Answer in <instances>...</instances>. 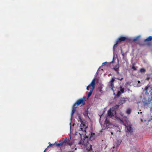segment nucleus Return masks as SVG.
<instances>
[{"instance_id": "obj_31", "label": "nucleus", "mask_w": 152, "mask_h": 152, "mask_svg": "<svg viewBox=\"0 0 152 152\" xmlns=\"http://www.w3.org/2000/svg\"><path fill=\"white\" fill-rule=\"evenodd\" d=\"M46 149L45 151H44L43 152H45V150H46Z\"/></svg>"}, {"instance_id": "obj_22", "label": "nucleus", "mask_w": 152, "mask_h": 152, "mask_svg": "<svg viewBox=\"0 0 152 152\" xmlns=\"http://www.w3.org/2000/svg\"><path fill=\"white\" fill-rule=\"evenodd\" d=\"M94 135H95L94 133H91V136L90 137V138H91V137H93L94 136Z\"/></svg>"}, {"instance_id": "obj_21", "label": "nucleus", "mask_w": 152, "mask_h": 152, "mask_svg": "<svg viewBox=\"0 0 152 152\" xmlns=\"http://www.w3.org/2000/svg\"><path fill=\"white\" fill-rule=\"evenodd\" d=\"M120 115H121V116H122L123 117H125V121H126V120H127L126 117H125V116H124V114L122 113H120Z\"/></svg>"}, {"instance_id": "obj_34", "label": "nucleus", "mask_w": 152, "mask_h": 152, "mask_svg": "<svg viewBox=\"0 0 152 152\" xmlns=\"http://www.w3.org/2000/svg\"><path fill=\"white\" fill-rule=\"evenodd\" d=\"M141 122H142V119H141Z\"/></svg>"}, {"instance_id": "obj_26", "label": "nucleus", "mask_w": 152, "mask_h": 152, "mask_svg": "<svg viewBox=\"0 0 152 152\" xmlns=\"http://www.w3.org/2000/svg\"><path fill=\"white\" fill-rule=\"evenodd\" d=\"M91 86V85H90V84L86 88V89H87V90H89V87L90 86Z\"/></svg>"}, {"instance_id": "obj_35", "label": "nucleus", "mask_w": 152, "mask_h": 152, "mask_svg": "<svg viewBox=\"0 0 152 152\" xmlns=\"http://www.w3.org/2000/svg\"><path fill=\"white\" fill-rule=\"evenodd\" d=\"M111 134H113V133L112 132Z\"/></svg>"}, {"instance_id": "obj_14", "label": "nucleus", "mask_w": 152, "mask_h": 152, "mask_svg": "<svg viewBox=\"0 0 152 152\" xmlns=\"http://www.w3.org/2000/svg\"><path fill=\"white\" fill-rule=\"evenodd\" d=\"M76 107H74H74H73V109H72V115H73L74 113H75V111H76V108H77V106H76Z\"/></svg>"}, {"instance_id": "obj_3", "label": "nucleus", "mask_w": 152, "mask_h": 152, "mask_svg": "<svg viewBox=\"0 0 152 152\" xmlns=\"http://www.w3.org/2000/svg\"><path fill=\"white\" fill-rule=\"evenodd\" d=\"M86 99L85 97L78 99L77 102L74 104V106L76 107V106H78L80 105L81 106L85 104V99Z\"/></svg>"}, {"instance_id": "obj_27", "label": "nucleus", "mask_w": 152, "mask_h": 152, "mask_svg": "<svg viewBox=\"0 0 152 152\" xmlns=\"http://www.w3.org/2000/svg\"><path fill=\"white\" fill-rule=\"evenodd\" d=\"M54 145V144H50L48 146V147L49 146H52V145Z\"/></svg>"}, {"instance_id": "obj_5", "label": "nucleus", "mask_w": 152, "mask_h": 152, "mask_svg": "<svg viewBox=\"0 0 152 152\" xmlns=\"http://www.w3.org/2000/svg\"><path fill=\"white\" fill-rule=\"evenodd\" d=\"M95 79H93L90 84V85L91 86V90L90 92L88 93V94L87 96L88 99L91 95L94 89L95 88Z\"/></svg>"}, {"instance_id": "obj_29", "label": "nucleus", "mask_w": 152, "mask_h": 152, "mask_svg": "<svg viewBox=\"0 0 152 152\" xmlns=\"http://www.w3.org/2000/svg\"><path fill=\"white\" fill-rule=\"evenodd\" d=\"M105 121L106 122H107V123L108 122V121H107V118H106V120H105Z\"/></svg>"}, {"instance_id": "obj_4", "label": "nucleus", "mask_w": 152, "mask_h": 152, "mask_svg": "<svg viewBox=\"0 0 152 152\" xmlns=\"http://www.w3.org/2000/svg\"><path fill=\"white\" fill-rule=\"evenodd\" d=\"M121 122L123 123L126 126V128H127V132H133L132 128L131 127V125H130V122L128 120H126V122L127 123V125L125 124L122 120L120 119Z\"/></svg>"}, {"instance_id": "obj_25", "label": "nucleus", "mask_w": 152, "mask_h": 152, "mask_svg": "<svg viewBox=\"0 0 152 152\" xmlns=\"http://www.w3.org/2000/svg\"><path fill=\"white\" fill-rule=\"evenodd\" d=\"M67 140V142H67V143H68V141H69V140ZM68 144H69V145H72V143H68Z\"/></svg>"}, {"instance_id": "obj_7", "label": "nucleus", "mask_w": 152, "mask_h": 152, "mask_svg": "<svg viewBox=\"0 0 152 152\" xmlns=\"http://www.w3.org/2000/svg\"><path fill=\"white\" fill-rule=\"evenodd\" d=\"M80 129L84 131H86V129L88 127V125L85 122H82L80 125Z\"/></svg>"}, {"instance_id": "obj_33", "label": "nucleus", "mask_w": 152, "mask_h": 152, "mask_svg": "<svg viewBox=\"0 0 152 152\" xmlns=\"http://www.w3.org/2000/svg\"><path fill=\"white\" fill-rule=\"evenodd\" d=\"M140 114H141V113H142V112H140Z\"/></svg>"}, {"instance_id": "obj_17", "label": "nucleus", "mask_w": 152, "mask_h": 152, "mask_svg": "<svg viewBox=\"0 0 152 152\" xmlns=\"http://www.w3.org/2000/svg\"><path fill=\"white\" fill-rule=\"evenodd\" d=\"M140 72L141 73H144L146 72V70L143 68H142L140 69Z\"/></svg>"}, {"instance_id": "obj_23", "label": "nucleus", "mask_w": 152, "mask_h": 152, "mask_svg": "<svg viewBox=\"0 0 152 152\" xmlns=\"http://www.w3.org/2000/svg\"><path fill=\"white\" fill-rule=\"evenodd\" d=\"M78 118L80 120V121L81 123H82V122H83V121H82V119L81 118L80 116H78Z\"/></svg>"}, {"instance_id": "obj_2", "label": "nucleus", "mask_w": 152, "mask_h": 152, "mask_svg": "<svg viewBox=\"0 0 152 152\" xmlns=\"http://www.w3.org/2000/svg\"><path fill=\"white\" fill-rule=\"evenodd\" d=\"M119 107V105H116L115 106L112 107L108 110L107 111L108 116H110L111 117L115 116L116 118L120 119L118 117L117 118L116 116V112L115 109H118Z\"/></svg>"}, {"instance_id": "obj_9", "label": "nucleus", "mask_w": 152, "mask_h": 152, "mask_svg": "<svg viewBox=\"0 0 152 152\" xmlns=\"http://www.w3.org/2000/svg\"><path fill=\"white\" fill-rule=\"evenodd\" d=\"M126 39V38L125 37H121L117 40L116 43L114 46L113 49H114V47L115 45H117L119 42H120L122 41H124Z\"/></svg>"}, {"instance_id": "obj_20", "label": "nucleus", "mask_w": 152, "mask_h": 152, "mask_svg": "<svg viewBox=\"0 0 152 152\" xmlns=\"http://www.w3.org/2000/svg\"><path fill=\"white\" fill-rule=\"evenodd\" d=\"M132 69L134 71L137 70V68L134 65L132 66Z\"/></svg>"}, {"instance_id": "obj_37", "label": "nucleus", "mask_w": 152, "mask_h": 152, "mask_svg": "<svg viewBox=\"0 0 152 152\" xmlns=\"http://www.w3.org/2000/svg\"><path fill=\"white\" fill-rule=\"evenodd\" d=\"M138 113L139 114L140 113V112H138Z\"/></svg>"}, {"instance_id": "obj_11", "label": "nucleus", "mask_w": 152, "mask_h": 152, "mask_svg": "<svg viewBox=\"0 0 152 152\" xmlns=\"http://www.w3.org/2000/svg\"><path fill=\"white\" fill-rule=\"evenodd\" d=\"M126 102V100L124 98L122 99H121L120 101V102H119V104H123L125 103Z\"/></svg>"}, {"instance_id": "obj_19", "label": "nucleus", "mask_w": 152, "mask_h": 152, "mask_svg": "<svg viewBox=\"0 0 152 152\" xmlns=\"http://www.w3.org/2000/svg\"><path fill=\"white\" fill-rule=\"evenodd\" d=\"M131 112V110L130 109H128L126 111V113L128 114H130V113Z\"/></svg>"}, {"instance_id": "obj_36", "label": "nucleus", "mask_w": 152, "mask_h": 152, "mask_svg": "<svg viewBox=\"0 0 152 152\" xmlns=\"http://www.w3.org/2000/svg\"><path fill=\"white\" fill-rule=\"evenodd\" d=\"M105 63H103V64H105Z\"/></svg>"}, {"instance_id": "obj_28", "label": "nucleus", "mask_w": 152, "mask_h": 152, "mask_svg": "<svg viewBox=\"0 0 152 152\" xmlns=\"http://www.w3.org/2000/svg\"><path fill=\"white\" fill-rule=\"evenodd\" d=\"M117 79L118 80H120L121 81L123 79V78H118Z\"/></svg>"}, {"instance_id": "obj_1", "label": "nucleus", "mask_w": 152, "mask_h": 152, "mask_svg": "<svg viewBox=\"0 0 152 152\" xmlns=\"http://www.w3.org/2000/svg\"><path fill=\"white\" fill-rule=\"evenodd\" d=\"M75 134L76 135H80L81 140L79 142V144L84 145L85 147H86L88 145L90 146L89 149L87 148L88 150H92V146L91 145H90L88 142L87 141L85 140V139L87 136L86 135V131H84L81 129L79 130L76 132Z\"/></svg>"}, {"instance_id": "obj_18", "label": "nucleus", "mask_w": 152, "mask_h": 152, "mask_svg": "<svg viewBox=\"0 0 152 152\" xmlns=\"http://www.w3.org/2000/svg\"><path fill=\"white\" fill-rule=\"evenodd\" d=\"M143 103H144V105L148 104H149L150 103V101H143Z\"/></svg>"}, {"instance_id": "obj_10", "label": "nucleus", "mask_w": 152, "mask_h": 152, "mask_svg": "<svg viewBox=\"0 0 152 152\" xmlns=\"http://www.w3.org/2000/svg\"><path fill=\"white\" fill-rule=\"evenodd\" d=\"M120 90L118 91L117 94V95L118 96H120L121 94L124 92V88L122 87L121 86L120 87Z\"/></svg>"}, {"instance_id": "obj_16", "label": "nucleus", "mask_w": 152, "mask_h": 152, "mask_svg": "<svg viewBox=\"0 0 152 152\" xmlns=\"http://www.w3.org/2000/svg\"><path fill=\"white\" fill-rule=\"evenodd\" d=\"M115 81V79L114 78H112L111 81H110V82L111 83V86L112 87L113 86V83Z\"/></svg>"}, {"instance_id": "obj_30", "label": "nucleus", "mask_w": 152, "mask_h": 152, "mask_svg": "<svg viewBox=\"0 0 152 152\" xmlns=\"http://www.w3.org/2000/svg\"><path fill=\"white\" fill-rule=\"evenodd\" d=\"M138 83H140V81H138Z\"/></svg>"}, {"instance_id": "obj_6", "label": "nucleus", "mask_w": 152, "mask_h": 152, "mask_svg": "<svg viewBox=\"0 0 152 152\" xmlns=\"http://www.w3.org/2000/svg\"><path fill=\"white\" fill-rule=\"evenodd\" d=\"M145 93L148 96H151L152 95V88L150 86L145 87Z\"/></svg>"}, {"instance_id": "obj_32", "label": "nucleus", "mask_w": 152, "mask_h": 152, "mask_svg": "<svg viewBox=\"0 0 152 152\" xmlns=\"http://www.w3.org/2000/svg\"><path fill=\"white\" fill-rule=\"evenodd\" d=\"M73 151H67V152H72Z\"/></svg>"}, {"instance_id": "obj_15", "label": "nucleus", "mask_w": 152, "mask_h": 152, "mask_svg": "<svg viewBox=\"0 0 152 152\" xmlns=\"http://www.w3.org/2000/svg\"><path fill=\"white\" fill-rule=\"evenodd\" d=\"M76 107H74H74H73V109H72V115H73L74 113H75V111H76V108H77V106H76Z\"/></svg>"}, {"instance_id": "obj_12", "label": "nucleus", "mask_w": 152, "mask_h": 152, "mask_svg": "<svg viewBox=\"0 0 152 152\" xmlns=\"http://www.w3.org/2000/svg\"><path fill=\"white\" fill-rule=\"evenodd\" d=\"M152 40V37L151 36H149L146 39L144 40L145 42L148 41H150Z\"/></svg>"}, {"instance_id": "obj_24", "label": "nucleus", "mask_w": 152, "mask_h": 152, "mask_svg": "<svg viewBox=\"0 0 152 152\" xmlns=\"http://www.w3.org/2000/svg\"><path fill=\"white\" fill-rule=\"evenodd\" d=\"M138 38H139V37H137V38H135V39H133V41H137V40H138Z\"/></svg>"}, {"instance_id": "obj_13", "label": "nucleus", "mask_w": 152, "mask_h": 152, "mask_svg": "<svg viewBox=\"0 0 152 152\" xmlns=\"http://www.w3.org/2000/svg\"><path fill=\"white\" fill-rule=\"evenodd\" d=\"M119 68V65H117L115 67L113 68V69L116 71H117V72L118 73V69Z\"/></svg>"}, {"instance_id": "obj_8", "label": "nucleus", "mask_w": 152, "mask_h": 152, "mask_svg": "<svg viewBox=\"0 0 152 152\" xmlns=\"http://www.w3.org/2000/svg\"><path fill=\"white\" fill-rule=\"evenodd\" d=\"M67 138H66L64 140L60 143H57L56 142H55V144H56V146H60L63 145H65L66 144V142H67Z\"/></svg>"}]
</instances>
